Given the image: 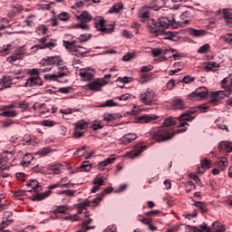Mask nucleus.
<instances>
[{"mask_svg": "<svg viewBox=\"0 0 232 232\" xmlns=\"http://www.w3.org/2000/svg\"><path fill=\"white\" fill-rule=\"evenodd\" d=\"M27 73L30 75V77H40L39 73H41V69L34 68V69H31L30 71H28Z\"/></svg>", "mask_w": 232, "mask_h": 232, "instance_id": "nucleus-55", "label": "nucleus"}, {"mask_svg": "<svg viewBox=\"0 0 232 232\" xmlns=\"http://www.w3.org/2000/svg\"><path fill=\"white\" fill-rule=\"evenodd\" d=\"M205 68L208 71V72H217V70H218V68H220V66L215 63V62H210L208 63Z\"/></svg>", "mask_w": 232, "mask_h": 232, "instance_id": "nucleus-36", "label": "nucleus"}, {"mask_svg": "<svg viewBox=\"0 0 232 232\" xmlns=\"http://www.w3.org/2000/svg\"><path fill=\"white\" fill-rule=\"evenodd\" d=\"M140 121H141V122H151V121H156V119H159V117L155 116V115H143L140 116Z\"/></svg>", "mask_w": 232, "mask_h": 232, "instance_id": "nucleus-33", "label": "nucleus"}, {"mask_svg": "<svg viewBox=\"0 0 232 232\" xmlns=\"http://www.w3.org/2000/svg\"><path fill=\"white\" fill-rule=\"evenodd\" d=\"M152 139L157 142H166V140H171L175 137V133L168 129H160L152 134Z\"/></svg>", "mask_w": 232, "mask_h": 232, "instance_id": "nucleus-6", "label": "nucleus"}, {"mask_svg": "<svg viewBox=\"0 0 232 232\" xmlns=\"http://www.w3.org/2000/svg\"><path fill=\"white\" fill-rule=\"evenodd\" d=\"M146 148V146L136 145L134 146L133 150L130 152H127L124 157H128L129 159H135V157H140V155H142V153L145 151Z\"/></svg>", "mask_w": 232, "mask_h": 232, "instance_id": "nucleus-14", "label": "nucleus"}, {"mask_svg": "<svg viewBox=\"0 0 232 232\" xmlns=\"http://www.w3.org/2000/svg\"><path fill=\"white\" fill-rule=\"evenodd\" d=\"M173 125H175V121L173 120V118L165 119L163 122V126H166V128H169V126H173Z\"/></svg>", "mask_w": 232, "mask_h": 232, "instance_id": "nucleus-61", "label": "nucleus"}, {"mask_svg": "<svg viewBox=\"0 0 232 232\" xmlns=\"http://www.w3.org/2000/svg\"><path fill=\"white\" fill-rule=\"evenodd\" d=\"M208 91L206 87H199L195 92L188 95L189 101H202V99H206Z\"/></svg>", "mask_w": 232, "mask_h": 232, "instance_id": "nucleus-9", "label": "nucleus"}, {"mask_svg": "<svg viewBox=\"0 0 232 232\" xmlns=\"http://www.w3.org/2000/svg\"><path fill=\"white\" fill-rule=\"evenodd\" d=\"M59 21H62L63 23H68L71 19V15L67 12H62L57 15Z\"/></svg>", "mask_w": 232, "mask_h": 232, "instance_id": "nucleus-32", "label": "nucleus"}, {"mask_svg": "<svg viewBox=\"0 0 232 232\" xmlns=\"http://www.w3.org/2000/svg\"><path fill=\"white\" fill-rule=\"evenodd\" d=\"M37 109L38 110H45V111L47 113H50V111L52 113H55V108L52 107V109H50V108L46 107V103H39V102H37Z\"/></svg>", "mask_w": 232, "mask_h": 232, "instance_id": "nucleus-38", "label": "nucleus"}, {"mask_svg": "<svg viewBox=\"0 0 232 232\" xmlns=\"http://www.w3.org/2000/svg\"><path fill=\"white\" fill-rule=\"evenodd\" d=\"M219 148L221 150H226L227 153H231V151H232L231 144L227 141H221L219 143Z\"/></svg>", "mask_w": 232, "mask_h": 232, "instance_id": "nucleus-31", "label": "nucleus"}, {"mask_svg": "<svg viewBox=\"0 0 232 232\" xmlns=\"http://www.w3.org/2000/svg\"><path fill=\"white\" fill-rule=\"evenodd\" d=\"M91 128L93 130V131H97V130H102V128H104V123H102L101 121L95 120L92 121Z\"/></svg>", "mask_w": 232, "mask_h": 232, "instance_id": "nucleus-34", "label": "nucleus"}, {"mask_svg": "<svg viewBox=\"0 0 232 232\" xmlns=\"http://www.w3.org/2000/svg\"><path fill=\"white\" fill-rule=\"evenodd\" d=\"M95 28L102 32V34H113V31L115 30L114 24H110L109 27H106V20L102 16H96L92 19Z\"/></svg>", "mask_w": 232, "mask_h": 232, "instance_id": "nucleus-5", "label": "nucleus"}, {"mask_svg": "<svg viewBox=\"0 0 232 232\" xmlns=\"http://www.w3.org/2000/svg\"><path fill=\"white\" fill-rule=\"evenodd\" d=\"M150 10H148V6H142L138 11V17L140 19L142 23L146 21V19H150Z\"/></svg>", "mask_w": 232, "mask_h": 232, "instance_id": "nucleus-18", "label": "nucleus"}, {"mask_svg": "<svg viewBox=\"0 0 232 232\" xmlns=\"http://www.w3.org/2000/svg\"><path fill=\"white\" fill-rule=\"evenodd\" d=\"M79 169H81V171H90V169H92V163L88 160H85L82 162Z\"/></svg>", "mask_w": 232, "mask_h": 232, "instance_id": "nucleus-39", "label": "nucleus"}, {"mask_svg": "<svg viewBox=\"0 0 232 232\" xmlns=\"http://www.w3.org/2000/svg\"><path fill=\"white\" fill-rule=\"evenodd\" d=\"M221 84L224 88H227V90H231L232 88V78L226 77L222 80Z\"/></svg>", "mask_w": 232, "mask_h": 232, "instance_id": "nucleus-41", "label": "nucleus"}, {"mask_svg": "<svg viewBox=\"0 0 232 232\" xmlns=\"http://www.w3.org/2000/svg\"><path fill=\"white\" fill-rule=\"evenodd\" d=\"M24 88H34L43 86V79L40 76H30L24 83Z\"/></svg>", "mask_w": 232, "mask_h": 232, "instance_id": "nucleus-13", "label": "nucleus"}, {"mask_svg": "<svg viewBox=\"0 0 232 232\" xmlns=\"http://www.w3.org/2000/svg\"><path fill=\"white\" fill-rule=\"evenodd\" d=\"M26 186L27 188H31L26 189L28 193H32V191H34V193H36L33 195V200L34 201L44 200V198H47V197H50V195H52V190H46L45 192L39 193V191L43 190V187L39 185V181L37 179H30L29 182H27Z\"/></svg>", "mask_w": 232, "mask_h": 232, "instance_id": "nucleus-3", "label": "nucleus"}, {"mask_svg": "<svg viewBox=\"0 0 232 232\" xmlns=\"http://www.w3.org/2000/svg\"><path fill=\"white\" fill-rule=\"evenodd\" d=\"M212 227L216 232H226V226H224L220 222H214L212 224Z\"/></svg>", "mask_w": 232, "mask_h": 232, "instance_id": "nucleus-30", "label": "nucleus"}, {"mask_svg": "<svg viewBox=\"0 0 232 232\" xmlns=\"http://www.w3.org/2000/svg\"><path fill=\"white\" fill-rule=\"evenodd\" d=\"M36 34L38 35H46L47 32H48V28H46V25L44 24H42V25H39L37 28H36Z\"/></svg>", "mask_w": 232, "mask_h": 232, "instance_id": "nucleus-42", "label": "nucleus"}, {"mask_svg": "<svg viewBox=\"0 0 232 232\" xmlns=\"http://www.w3.org/2000/svg\"><path fill=\"white\" fill-rule=\"evenodd\" d=\"M189 177H190V179H192V180H194L196 182V184L198 186H199V188H202V186H203L202 180H200V178H198V176H197L194 173H190Z\"/></svg>", "mask_w": 232, "mask_h": 232, "instance_id": "nucleus-50", "label": "nucleus"}, {"mask_svg": "<svg viewBox=\"0 0 232 232\" xmlns=\"http://www.w3.org/2000/svg\"><path fill=\"white\" fill-rule=\"evenodd\" d=\"M228 164L229 163L227 161V158L223 157L218 161H217L216 166H217V168L221 169V171H224V169H226V168H227Z\"/></svg>", "mask_w": 232, "mask_h": 232, "instance_id": "nucleus-25", "label": "nucleus"}, {"mask_svg": "<svg viewBox=\"0 0 232 232\" xmlns=\"http://www.w3.org/2000/svg\"><path fill=\"white\" fill-rule=\"evenodd\" d=\"M12 222H14V214L12 213V211L5 212L2 221V229L6 227V226H10Z\"/></svg>", "mask_w": 232, "mask_h": 232, "instance_id": "nucleus-16", "label": "nucleus"}, {"mask_svg": "<svg viewBox=\"0 0 232 232\" xmlns=\"http://www.w3.org/2000/svg\"><path fill=\"white\" fill-rule=\"evenodd\" d=\"M168 52H173V51H172V49L165 50V52L163 53L160 49H154V50H152L151 53H152V56H154V57H162V55H166V53H168Z\"/></svg>", "mask_w": 232, "mask_h": 232, "instance_id": "nucleus-40", "label": "nucleus"}, {"mask_svg": "<svg viewBox=\"0 0 232 232\" xmlns=\"http://www.w3.org/2000/svg\"><path fill=\"white\" fill-rule=\"evenodd\" d=\"M34 162V155L32 154H25L22 160V166H24L25 164H32Z\"/></svg>", "mask_w": 232, "mask_h": 232, "instance_id": "nucleus-35", "label": "nucleus"}, {"mask_svg": "<svg viewBox=\"0 0 232 232\" xmlns=\"http://www.w3.org/2000/svg\"><path fill=\"white\" fill-rule=\"evenodd\" d=\"M94 186L92 188V193H97L101 189V186H104V179L102 178H95L93 180Z\"/></svg>", "mask_w": 232, "mask_h": 232, "instance_id": "nucleus-22", "label": "nucleus"}, {"mask_svg": "<svg viewBox=\"0 0 232 232\" xmlns=\"http://www.w3.org/2000/svg\"><path fill=\"white\" fill-rule=\"evenodd\" d=\"M63 64L64 62L59 56L44 58L40 61V72L41 73H48L52 72L53 66H58V70H68V67Z\"/></svg>", "mask_w": 232, "mask_h": 232, "instance_id": "nucleus-2", "label": "nucleus"}, {"mask_svg": "<svg viewBox=\"0 0 232 232\" xmlns=\"http://www.w3.org/2000/svg\"><path fill=\"white\" fill-rule=\"evenodd\" d=\"M10 86H12V78L9 76H3L2 79H0V92L6 90V88H10Z\"/></svg>", "mask_w": 232, "mask_h": 232, "instance_id": "nucleus-19", "label": "nucleus"}, {"mask_svg": "<svg viewBox=\"0 0 232 232\" xmlns=\"http://www.w3.org/2000/svg\"><path fill=\"white\" fill-rule=\"evenodd\" d=\"M111 191H113V188H106L103 189L102 192L98 193L96 195V198H93V200H92V202L94 203V206L99 205L101 203V200H102V197H104V195H110Z\"/></svg>", "mask_w": 232, "mask_h": 232, "instance_id": "nucleus-17", "label": "nucleus"}, {"mask_svg": "<svg viewBox=\"0 0 232 232\" xmlns=\"http://www.w3.org/2000/svg\"><path fill=\"white\" fill-rule=\"evenodd\" d=\"M208 50H209V44H205L200 48L198 49V53H208Z\"/></svg>", "mask_w": 232, "mask_h": 232, "instance_id": "nucleus-58", "label": "nucleus"}, {"mask_svg": "<svg viewBox=\"0 0 232 232\" xmlns=\"http://www.w3.org/2000/svg\"><path fill=\"white\" fill-rule=\"evenodd\" d=\"M55 46H57V44H55V42L53 41H51V42L45 43L44 45L36 44L35 48H38L40 50H44V48H49V50H52L53 48H55Z\"/></svg>", "mask_w": 232, "mask_h": 232, "instance_id": "nucleus-28", "label": "nucleus"}, {"mask_svg": "<svg viewBox=\"0 0 232 232\" xmlns=\"http://www.w3.org/2000/svg\"><path fill=\"white\" fill-rule=\"evenodd\" d=\"M90 204H95L93 202V198H90V199L83 200L82 203H79L78 205H80V208H83L86 209V208H88V206H90Z\"/></svg>", "mask_w": 232, "mask_h": 232, "instance_id": "nucleus-51", "label": "nucleus"}, {"mask_svg": "<svg viewBox=\"0 0 232 232\" xmlns=\"http://www.w3.org/2000/svg\"><path fill=\"white\" fill-rule=\"evenodd\" d=\"M17 115L15 111H5L0 113V117H17Z\"/></svg>", "mask_w": 232, "mask_h": 232, "instance_id": "nucleus-45", "label": "nucleus"}, {"mask_svg": "<svg viewBox=\"0 0 232 232\" xmlns=\"http://www.w3.org/2000/svg\"><path fill=\"white\" fill-rule=\"evenodd\" d=\"M225 43H227L228 44H232V34H227L224 37Z\"/></svg>", "mask_w": 232, "mask_h": 232, "instance_id": "nucleus-64", "label": "nucleus"}, {"mask_svg": "<svg viewBox=\"0 0 232 232\" xmlns=\"http://www.w3.org/2000/svg\"><path fill=\"white\" fill-rule=\"evenodd\" d=\"M185 126H189V124H188V123L185 122V121L180 122V123L178 125V128H182V129H179V130H177V133H184V131H188V128L185 127Z\"/></svg>", "mask_w": 232, "mask_h": 232, "instance_id": "nucleus-49", "label": "nucleus"}, {"mask_svg": "<svg viewBox=\"0 0 232 232\" xmlns=\"http://www.w3.org/2000/svg\"><path fill=\"white\" fill-rule=\"evenodd\" d=\"M0 169L5 171V169H10V166L6 165V159L0 158Z\"/></svg>", "mask_w": 232, "mask_h": 232, "instance_id": "nucleus-54", "label": "nucleus"}, {"mask_svg": "<svg viewBox=\"0 0 232 232\" xmlns=\"http://www.w3.org/2000/svg\"><path fill=\"white\" fill-rule=\"evenodd\" d=\"M65 211H68V208L66 206H60L55 210V215H63Z\"/></svg>", "mask_w": 232, "mask_h": 232, "instance_id": "nucleus-57", "label": "nucleus"}, {"mask_svg": "<svg viewBox=\"0 0 232 232\" xmlns=\"http://www.w3.org/2000/svg\"><path fill=\"white\" fill-rule=\"evenodd\" d=\"M68 73L64 72V70H59L56 73H46L44 75V79L45 81H53L59 82L60 79H63V77H66Z\"/></svg>", "mask_w": 232, "mask_h": 232, "instance_id": "nucleus-12", "label": "nucleus"}, {"mask_svg": "<svg viewBox=\"0 0 232 232\" xmlns=\"http://www.w3.org/2000/svg\"><path fill=\"white\" fill-rule=\"evenodd\" d=\"M86 128H88V123L83 121V120L74 123V131L72 133L73 138L81 139V137L84 135V132H82V130H86Z\"/></svg>", "mask_w": 232, "mask_h": 232, "instance_id": "nucleus-10", "label": "nucleus"}, {"mask_svg": "<svg viewBox=\"0 0 232 232\" xmlns=\"http://www.w3.org/2000/svg\"><path fill=\"white\" fill-rule=\"evenodd\" d=\"M9 52H12V44H10L4 45L2 47V50L0 51V53H4L5 55H7Z\"/></svg>", "mask_w": 232, "mask_h": 232, "instance_id": "nucleus-56", "label": "nucleus"}, {"mask_svg": "<svg viewBox=\"0 0 232 232\" xmlns=\"http://www.w3.org/2000/svg\"><path fill=\"white\" fill-rule=\"evenodd\" d=\"M79 75L83 82L92 81L95 76V71L90 67L81 68L79 70Z\"/></svg>", "mask_w": 232, "mask_h": 232, "instance_id": "nucleus-11", "label": "nucleus"}, {"mask_svg": "<svg viewBox=\"0 0 232 232\" xmlns=\"http://www.w3.org/2000/svg\"><path fill=\"white\" fill-rule=\"evenodd\" d=\"M179 122H192L193 121H195V117L193 116H188V114H187L186 112H183L179 117Z\"/></svg>", "mask_w": 232, "mask_h": 232, "instance_id": "nucleus-29", "label": "nucleus"}, {"mask_svg": "<svg viewBox=\"0 0 232 232\" xmlns=\"http://www.w3.org/2000/svg\"><path fill=\"white\" fill-rule=\"evenodd\" d=\"M117 119V114L111 113V114H104L103 115V121L104 122H111V121H115Z\"/></svg>", "mask_w": 232, "mask_h": 232, "instance_id": "nucleus-46", "label": "nucleus"}, {"mask_svg": "<svg viewBox=\"0 0 232 232\" xmlns=\"http://www.w3.org/2000/svg\"><path fill=\"white\" fill-rule=\"evenodd\" d=\"M137 139V134L135 133H128L121 138L120 142L121 144L126 145L133 142Z\"/></svg>", "mask_w": 232, "mask_h": 232, "instance_id": "nucleus-20", "label": "nucleus"}, {"mask_svg": "<svg viewBox=\"0 0 232 232\" xmlns=\"http://www.w3.org/2000/svg\"><path fill=\"white\" fill-rule=\"evenodd\" d=\"M76 19L80 21L74 24V28L78 30H84L85 32L90 31V25L88 23L93 21V16L88 11H82L79 14L75 15Z\"/></svg>", "mask_w": 232, "mask_h": 232, "instance_id": "nucleus-4", "label": "nucleus"}, {"mask_svg": "<svg viewBox=\"0 0 232 232\" xmlns=\"http://www.w3.org/2000/svg\"><path fill=\"white\" fill-rule=\"evenodd\" d=\"M201 168H207L209 169V168H211V162L207 159L201 160Z\"/></svg>", "mask_w": 232, "mask_h": 232, "instance_id": "nucleus-63", "label": "nucleus"}, {"mask_svg": "<svg viewBox=\"0 0 232 232\" xmlns=\"http://www.w3.org/2000/svg\"><path fill=\"white\" fill-rule=\"evenodd\" d=\"M174 106L178 110H182V108H184V101H182L180 99L174 101Z\"/></svg>", "mask_w": 232, "mask_h": 232, "instance_id": "nucleus-59", "label": "nucleus"}, {"mask_svg": "<svg viewBox=\"0 0 232 232\" xmlns=\"http://www.w3.org/2000/svg\"><path fill=\"white\" fill-rule=\"evenodd\" d=\"M141 224L148 226L150 231H157V227L153 225V220L150 218H142L140 219Z\"/></svg>", "mask_w": 232, "mask_h": 232, "instance_id": "nucleus-27", "label": "nucleus"}, {"mask_svg": "<svg viewBox=\"0 0 232 232\" xmlns=\"http://www.w3.org/2000/svg\"><path fill=\"white\" fill-rule=\"evenodd\" d=\"M231 93L232 90L211 92L209 102L210 104L217 106V104H218V102H220L224 97H229Z\"/></svg>", "mask_w": 232, "mask_h": 232, "instance_id": "nucleus-7", "label": "nucleus"}, {"mask_svg": "<svg viewBox=\"0 0 232 232\" xmlns=\"http://www.w3.org/2000/svg\"><path fill=\"white\" fill-rule=\"evenodd\" d=\"M123 8H124V5L120 2L112 5L111 9H109L108 14H119V12H121V10H123Z\"/></svg>", "mask_w": 232, "mask_h": 232, "instance_id": "nucleus-26", "label": "nucleus"}, {"mask_svg": "<svg viewBox=\"0 0 232 232\" xmlns=\"http://www.w3.org/2000/svg\"><path fill=\"white\" fill-rule=\"evenodd\" d=\"M92 39V34H84L79 36V43H86Z\"/></svg>", "mask_w": 232, "mask_h": 232, "instance_id": "nucleus-52", "label": "nucleus"}, {"mask_svg": "<svg viewBox=\"0 0 232 232\" xmlns=\"http://www.w3.org/2000/svg\"><path fill=\"white\" fill-rule=\"evenodd\" d=\"M113 106H119V103L115 102L113 99L107 100L105 102L101 104V108H112Z\"/></svg>", "mask_w": 232, "mask_h": 232, "instance_id": "nucleus-37", "label": "nucleus"}, {"mask_svg": "<svg viewBox=\"0 0 232 232\" xmlns=\"http://www.w3.org/2000/svg\"><path fill=\"white\" fill-rule=\"evenodd\" d=\"M192 206H195V208H198L200 209L201 213H208L209 209L208 208V206L204 202L200 201H195L192 199Z\"/></svg>", "mask_w": 232, "mask_h": 232, "instance_id": "nucleus-24", "label": "nucleus"}, {"mask_svg": "<svg viewBox=\"0 0 232 232\" xmlns=\"http://www.w3.org/2000/svg\"><path fill=\"white\" fill-rule=\"evenodd\" d=\"M140 101L142 104L150 106L155 101V91L151 88L143 91L140 95Z\"/></svg>", "mask_w": 232, "mask_h": 232, "instance_id": "nucleus-8", "label": "nucleus"}, {"mask_svg": "<svg viewBox=\"0 0 232 232\" xmlns=\"http://www.w3.org/2000/svg\"><path fill=\"white\" fill-rule=\"evenodd\" d=\"M75 43H77V41H75V40H72V41H64L63 40V46L69 52H77V50H79V48H82V47L81 46H76Z\"/></svg>", "mask_w": 232, "mask_h": 232, "instance_id": "nucleus-21", "label": "nucleus"}, {"mask_svg": "<svg viewBox=\"0 0 232 232\" xmlns=\"http://www.w3.org/2000/svg\"><path fill=\"white\" fill-rule=\"evenodd\" d=\"M49 171L54 175H59L62 172V167L59 165L49 166Z\"/></svg>", "mask_w": 232, "mask_h": 232, "instance_id": "nucleus-43", "label": "nucleus"}, {"mask_svg": "<svg viewBox=\"0 0 232 232\" xmlns=\"http://www.w3.org/2000/svg\"><path fill=\"white\" fill-rule=\"evenodd\" d=\"M188 34L192 37H204L206 35V30L188 28Z\"/></svg>", "mask_w": 232, "mask_h": 232, "instance_id": "nucleus-23", "label": "nucleus"}, {"mask_svg": "<svg viewBox=\"0 0 232 232\" xmlns=\"http://www.w3.org/2000/svg\"><path fill=\"white\" fill-rule=\"evenodd\" d=\"M6 61L10 63V64H17L19 61H21V57L14 54L9 57H7Z\"/></svg>", "mask_w": 232, "mask_h": 232, "instance_id": "nucleus-47", "label": "nucleus"}, {"mask_svg": "<svg viewBox=\"0 0 232 232\" xmlns=\"http://www.w3.org/2000/svg\"><path fill=\"white\" fill-rule=\"evenodd\" d=\"M63 180L64 179H60L57 183L52 184L48 187V189H55V188H63Z\"/></svg>", "mask_w": 232, "mask_h": 232, "instance_id": "nucleus-60", "label": "nucleus"}, {"mask_svg": "<svg viewBox=\"0 0 232 232\" xmlns=\"http://www.w3.org/2000/svg\"><path fill=\"white\" fill-rule=\"evenodd\" d=\"M195 232H211L209 228H208V224L203 223L199 226V227H194Z\"/></svg>", "mask_w": 232, "mask_h": 232, "instance_id": "nucleus-44", "label": "nucleus"}, {"mask_svg": "<svg viewBox=\"0 0 232 232\" xmlns=\"http://www.w3.org/2000/svg\"><path fill=\"white\" fill-rule=\"evenodd\" d=\"M171 26L172 28H177L179 24L175 21L173 14H169L168 17H160L158 22L154 19H150L148 23L149 31L155 35H163V39H168L169 41H179L178 33L167 31L168 28Z\"/></svg>", "mask_w": 232, "mask_h": 232, "instance_id": "nucleus-1", "label": "nucleus"}, {"mask_svg": "<svg viewBox=\"0 0 232 232\" xmlns=\"http://www.w3.org/2000/svg\"><path fill=\"white\" fill-rule=\"evenodd\" d=\"M102 86H106V82L101 79H96L87 84V88H89L91 92H101Z\"/></svg>", "mask_w": 232, "mask_h": 232, "instance_id": "nucleus-15", "label": "nucleus"}, {"mask_svg": "<svg viewBox=\"0 0 232 232\" xmlns=\"http://www.w3.org/2000/svg\"><path fill=\"white\" fill-rule=\"evenodd\" d=\"M86 153V146H82L81 148H79L76 151H75V153H74V155L76 156V157H84V154Z\"/></svg>", "mask_w": 232, "mask_h": 232, "instance_id": "nucleus-53", "label": "nucleus"}, {"mask_svg": "<svg viewBox=\"0 0 232 232\" xmlns=\"http://www.w3.org/2000/svg\"><path fill=\"white\" fill-rule=\"evenodd\" d=\"M223 18L226 19H232V13L229 9H223Z\"/></svg>", "mask_w": 232, "mask_h": 232, "instance_id": "nucleus-62", "label": "nucleus"}, {"mask_svg": "<svg viewBox=\"0 0 232 232\" xmlns=\"http://www.w3.org/2000/svg\"><path fill=\"white\" fill-rule=\"evenodd\" d=\"M158 0H151L150 4H147L145 6L149 8L150 10H159L160 6H159V4L157 3Z\"/></svg>", "mask_w": 232, "mask_h": 232, "instance_id": "nucleus-48", "label": "nucleus"}]
</instances>
